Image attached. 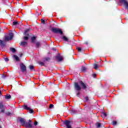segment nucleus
<instances>
[{
    "instance_id": "obj_30",
    "label": "nucleus",
    "mask_w": 128,
    "mask_h": 128,
    "mask_svg": "<svg viewBox=\"0 0 128 128\" xmlns=\"http://www.w3.org/2000/svg\"><path fill=\"white\" fill-rule=\"evenodd\" d=\"M4 108V105L2 103L0 102V108Z\"/></svg>"
},
{
    "instance_id": "obj_34",
    "label": "nucleus",
    "mask_w": 128,
    "mask_h": 128,
    "mask_svg": "<svg viewBox=\"0 0 128 128\" xmlns=\"http://www.w3.org/2000/svg\"><path fill=\"white\" fill-rule=\"evenodd\" d=\"M6 114H7V116H10L12 114L10 112H8L6 113Z\"/></svg>"
},
{
    "instance_id": "obj_12",
    "label": "nucleus",
    "mask_w": 128,
    "mask_h": 128,
    "mask_svg": "<svg viewBox=\"0 0 128 128\" xmlns=\"http://www.w3.org/2000/svg\"><path fill=\"white\" fill-rule=\"evenodd\" d=\"M56 58L58 60V62H62V60L64 59L62 56H60V54L56 56Z\"/></svg>"
},
{
    "instance_id": "obj_10",
    "label": "nucleus",
    "mask_w": 128,
    "mask_h": 128,
    "mask_svg": "<svg viewBox=\"0 0 128 128\" xmlns=\"http://www.w3.org/2000/svg\"><path fill=\"white\" fill-rule=\"evenodd\" d=\"M20 122L22 126H24V124H26V119L24 118H20Z\"/></svg>"
},
{
    "instance_id": "obj_29",
    "label": "nucleus",
    "mask_w": 128,
    "mask_h": 128,
    "mask_svg": "<svg viewBox=\"0 0 128 128\" xmlns=\"http://www.w3.org/2000/svg\"><path fill=\"white\" fill-rule=\"evenodd\" d=\"M30 69V70H34V66H29Z\"/></svg>"
},
{
    "instance_id": "obj_39",
    "label": "nucleus",
    "mask_w": 128,
    "mask_h": 128,
    "mask_svg": "<svg viewBox=\"0 0 128 128\" xmlns=\"http://www.w3.org/2000/svg\"><path fill=\"white\" fill-rule=\"evenodd\" d=\"M92 76L93 78H95L96 76V74H93Z\"/></svg>"
},
{
    "instance_id": "obj_6",
    "label": "nucleus",
    "mask_w": 128,
    "mask_h": 128,
    "mask_svg": "<svg viewBox=\"0 0 128 128\" xmlns=\"http://www.w3.org/2000/svg\"><path fill=\"white\" fill-rule=\"evenodd\" d=\"M23 108L24 110H29L28 112L30 114H32L34 112V110L30 108V107H28L26 105H24Z\"/></svg>"
},
{
    "instance_id": "obj_7",
    "label": "nucleus",
    "mask_w": 128,
    "mask_h": 128,
    "mask_svg": "<svg viewBox=\"0 0 128 128\" xmlns=\"http://www.w3.org/2000/svg\"><path fill=\"white\" fill-rule=\"evenodd\" d=\"M64 124H65L67 128H72V126L70 124V121L66 120L64 122Z\"/></svg>"
},
{
    "instance_id": "obj_15",
    "label": "nucleus",
    "mask_w": 128,
    "mask_h": 128,
    "mask_svg": "<svg viewBox=\"0 0 128 128\" xmlns=\"http://www.w3.org/2000/svg\"><path fill=\"white\" fill-rule=\"evenodd\" d=\"M12 26H20V22L16 21H14L12 22Z\"/></svg>"
},
{
    "instance_id": "obj_44",
    "label": "nucleus",
    "mask_w": 128,
    "mask_h": 128,
    "mask_svg": "<svg viewBox=\"0 0 128 128\" xmlns=\"http://www.w3.org/2000/svg\"><path fill=\"white\" fill-rule=\"evenodd\" d=\"M2 94V92H0V94Z\"/></svg>"
},
{
    "instance_id": "obj_46",
    "label": "nucleus",
    "mask_w": 128,
    "mask_h": 128,
    "mask_svg": "<svg viewBox=\"0 0 128 128\" xmlns=\"http://www.w3.org/2000/svg\"><path fill=\"white\" fill-rule=\"evenodd\" d=\"M0 128H2V126H0Z\"/></svg>"
},
{
    "instance_id": "obj_9",
    "label": "nucleus",
    "mask_w": 128,
    "mask_h": 128,
    "mask_svg": "<svg viewBox=\"0 0 128 128\" xmlns=\"http://www.w3.org/2000/svg\"><path fill=\"white\" fill-rule=\"evenodd\" d=\"M74 88L76 90H82V88L80 86L78 83V82L74 83Z\"/></svg>"
},
{
    "instance_id": "obj_36",
    "label": "nucleus",
    "mask_w": 128,
    "mask_h": 128,
    "mask_svg": "<svg viewBox=\"0 0 128 128\" xmlns=\"http://www.w3.org/2000/svg\"><path fill=\"white\" fill-rule=\"evenodd\" d=\"M80 92H78L76 94L77 96H80Z\"/></svg>"
},
{
    "instance_id": "obj_19",
    "label": "nucleus",
    "mask_w": 128,
    "mask_h": 128,
    "mask_svg": "<svg viewBox=\"0 0 128 128\" xmlns=\"http://www.w3.org/2000/svg\"><path fill=\"white\" fill-rule=\"evenodd\" d=\"M41 44L40 42H36V48H40V46H41Z\"/></svg>"
},
{
    "instance_id": "obj_31",
    "label": "nucleus",
    "mask_w": 128,
    "mask_h": 128,
    "mask_svg": "<svg viewBox=\"0 0 128 128\" xmlns=\"http://www.w3.org/2000/svg\"><path fill=\"white\" fill-rule=\"evenodd\" d=\"M39 64H40V66H44V62H40Z\"/></svg>"
},
{
    "instance_id": "obj_40",
    "label": "nucleus",
    "mask_w": 128,
    "mask_h": 128,
    "mask_svg": "<svg viewBox=\"0 0 128 128\" xmlns=\"http://www.w3.org/2000/svg\"><path fill=\"white\" fill-rule=\"evenodd\" d=\"M45 60H50V58H47Z\"/></svg>"
},
{
    "instance_id": "obj_38",
    "label": "nucleus",
    "mask_w": 128,
    "mask_h": 128,
    "mask_svg": "<svg viewBox=\"0 0 128 128\" xmlns=\"http://www.w3.org/2000/svg\"><path fill=\"white\" fill-rule=\"evenodd\" d=\"M1 112H4V109H2L1 110Z\"/></svg>"
},
{
    "instance_id": "obj_23",
    "label": "nucleus",
    "mask_w": 128,
    "mask_h": 128,
    "mask_svg": "<svg viewBox=\"0 0 128 128\" xmlns=\"http://www.w3.org/2000/svg\"><path fill=\"white\" fill-rule=\"evenodd\" d=\"M31 40L32 42H34L36 40V38L34 36H33L31 38Z\"/></svg>"
},
{
    "instance_id": "obj_35",
    "label": "nucleus",
    "mask_w": 128,
    "mask_h": 128,
    "mask_svg": "<svg viewBox=\"0 0 128 128\" xmlns=\"http://www.w3.org/2000/svg\"><path fill=\"white\" fill-rule=\"evenodd\" d=\"M41 22H42V24H44L45 21H44V20L42 19V20H41Z\"/></svg>"
},
{
    "instance_id": "obj_21",
    "label": "nucleus",
    "mask_w": 128,
    "mask_h": 128,
    "mask_svg": "<svg viewBox=\"0 0 128 128\" xmlns=\"http://www.w3.org/2000/svg\"><path fill=\"white\" fill-rule=\"evenodd\" d=\"M102 118H106V114L104 112H102Z\"/></svg>"
},
{
    "instance_id": "obj_37",
    "label": "nucleus",
    "mask_w": 128,
    "mask_h": 128,
    "mask_svg": "<svg viewBox=\"0 0 128 128\" xmlns=\"http://www.w3.org/2000/svg\"><path fill=\"white\" fill-rule=\"evenodd\" d=\"M37 124H38V122H34V126H37Z\"/></svg>"
},
{
    "instance_id": "obj_45",
    "label": "nucleus",
    "mask_w": 128,
    "mask_h": 128,
    "mask_svg": "<svg viewBox=\"0 0 128 128\" xmlns=\"http://www.w3.org/2000/svg\"><path fill=\"white\" fill-rule=\"evenodd\" d=\"M86 44H88V42H86Z\"/></svg>"
},
{
    "instance_id": "obj_4",
    "label": "nucleus",
    "mask_w": 128,
    "mask_h": 128,
    "mask_svg": "<svg viewBox=\"0 0 128 128\" xmlns=\"http://www.w3.org/2000/svg\"><path fill=\"white\" fill-rule=\"evenodd\" d=\"M28 30H30V29H26L25 30V32H24V35L26 36H24L23 38H24V40H28V36H30V34H28Z\"/></svg>"
},
{
    "instance_id": "obj_26",
    "label": "nucleus",
    "mask_w": 128,
    "mask_h": 128,
    "mask_svg": "<svg viewBox=\"0 0 128 128\" xmlns=\"http://www.w3.org/2000/svg\"><path fill=\"white\" fill-rule=\"evenodd\" d=\"M116 124H117L116 121H113V122H112V124H113V126H116Z\"/></svg>"
},
{
    "instance_id": "obj_13",
    "label": "nucleus",
    "mask_w": 128,
    "mask_h": 128,
    "mask_svg": "<svg viewBox=\"0 0 128 128\" xmlns=\"http://www.w3.org/2000/svg\"><path fill=\"white\" fill-rule=\"evenodd\" d=\"M13 58H14V60H16V62H20V58H18V56L16 55H14L12 56Z\"/></svg>"
},
{
    "instance_id": "obj_17",
    "label": "nucleus",
    "mask_w": 128,
    "mask_h": 128,
    "mask_svg": "<svg viewBox=\"0 0 128 128\" xmlns=\"http://www.w3.org/2000/svg\"><path fill=\"white\" fill-rule=\"evenodd\" d=\"M62 38L64 40L65 42H68V38L66 36H63Z\"/></svg>"
},
{
    "instance_id": "obj_24",
    "label": "nucleus",
    "mask_w": 128,
    "mask_h": 128,
    "mask_svg": "<svg viewBox=\"0 0 128 128\" xmlns=\"http://www.w3.org/2000/svg\"><path fill=\"white\" fill-rule=\"evenodd\" d=\"M10 50L12 52H16V48H10Z\"/></svg>"
},
{
    "instance_id": "obj_22",
    "label": "nucleus",
    "mask_w": 128,
    "mask_h": 128,
    "mask_svg": "<svg viewBox=\"0 0 128 128\" xmlns=\"http://www.w3.org/2000/svg\"><path fill=\"white\" fill-rule=\"evenodd\" d=\"M94 68L95 70H98V66L97 64H94Z\"/></svg>"
},
{
    "instance_id": "obj_3",
    "label": "nucleus",
    "mask_w": 128,
    "mask_h": 128,
    "mask_svg": "<svg viewBox=\"0 0 128 128\" xmlns=\"http://www.w3.org/2000/svg\"><path fill=\"white\" fill-rule=\"evenodd\" d=\"M119 2L124 4L126 10H128V2L126 0H119Z\"/></svg>"
},
{
    "instance_id": "obj_18",
    "label": "nucleus",
    "mask_w": 128,
    "mask_h": 128,
    "mask_svg": "<svg viewBox=\"0 0 128 128\" xmlns=\"http://www.w3.org/2000/svg\"><path fill=\"white\" fill-rule=\"evenodd\" d=\"M28 42H21L20 44V46H26V44H27Z\"/></svg>"
},
{
    "instance_id": "obj_27",
    "label": "nucleus",
    "mask_w": 128,
    "mask_h": 128,
    "mask_svg": "<svg viewBox=\"0 0 128 128\" xmlns=\"http://www.w3.org/2000/svg\"><path fill=\"white\" fill-rule=\"evenodd\" d=\"M85 102H88V97L86 96L84 98Z\"/></svg>"
},
{
    "instance_id": "obj_28",
    "label": "nucleus",
    "mask_w": 128,
    "mask_h": 128,
    "mask_svg": "<svg viewBox=\"0 0 128 128\" xmlns=\"http://www.w3.org/2000/svg\"><path fill=\"white\" fill-rule=\"evenodd\" d=\"M4 60H5V62H8L9 60L8 58H4Z\"/></svg>"
},
{
    "instance_id": "obj_42",
    "label": "nucleus",
    "mask_w": 128,
    "mask_h": 128,
    "mask_svg": "<svg viewBox=\"0 0 128 128\" xmlns=\"http://www.w3.org/2000/svg\"><path fill=\"white\" fill-rule=\"evenodd\" d=\"M28 122H29V123H30V122H32V120H29Z\"/></svg>"
},
{
    "instance_id": "obj_41",
    "label": "nucleus",
    "mask_w": 128,
    "mask_h": 128,
    "mask_svg": "<svg viewBox=\"0 0 128 128\" xmlns=\"http://www.w3.org/2000/svg\"><path fill=\"white\" fill-rule=\"evenodd\" d=\"M52 50H56V48H52Z\"/></svg>"
},
{
    "instance_id": "obj_43",
    "label": "nucleus",
    "mask_w": 128,
    "mask_h": 128,
    "mask_svg": "<svg viewBox=\"0 0 128 128\" xmlns=\"http://www.w3.org/2000/svg\"><path fill=\"white\" fill-rule=\"evenodd\" d=\"M20 57L22 56V54H20Z\"/></svg>"
},
{
    "instance_id": "obj_1",
    "label": "nucleus",
    "mask_w": 128,
    "mask_h": 128,
    "mask_svg": "<svg viewBox=\"0 0 128 128\" xmlns=\"http://www.w3.org/2000/svg\"><path fill=\"white\" fill-rule=\"evenodd\" d=\"M51 32H54V34H62V31L60 28H52L50 29Z\"/></svg>"
},
{
    "instance_id": "obj_25",
    "label": "nucleus",
    "mask_w": 128,
    "mask_h": 128,
    "mask_svg": "<svg viewBox=\"0 0 128 128\" xmlns=\"http://www.w3.org/2000/svg\"><path fill=\"white\" fill-rule=\"evenodd\" d=\"M96 126L97 128H100V126H101L100 123H98V122L96 123Z\"/></svg>"
},
{
    "instance_id": "obj_14",
    "label": "nucleus",
    "mask_w": 128,
    "mask_h": 128,
    "mask_svg": "<svg viewBox=\"0 0 128 128\" xmlns=\"http://www.w3.org/2000/svg\"><path fill=\"white\" fill-rule=\"evenodd\" d=\"M0 46H6V43L2 40H0Z\"/></svg>"
},
{
    "instance_id": "obj_11",
    "label": "nucleus",
    "mask_w": 128,
    "mask_h": 128,
    "mask_svg": "<svg viewBox=\"0 0 128 128\" xmlns=\"http://www.w3.org/2000/svg\"><path fill=\"white\" fill-rule=\"evenodd\" d=\"M26 128H32V125L30 122H26L24 125Z\"/></svg>"
},
{
    "instance_id": "obj_16",
    "label": "nucleus",
    "mask_w": 128,
    "mask_h": 128,
    "mask_svg": "<svg viewBox=\"0 0 128 128\" xmlns=\"http://www.w3.org/2000/svg\"><path fill=\"white\" fill-rule=\"evenodd\" d=\"M12 98V96L10 95L6 94L5 96V98L6 100H10Z\"/></svg>"
},
{
    "instance_id": "obj_33",
    "label": "nucleus",
    "mask_w": 128,
    "mask_h": 128,
    "mask_svg": "<svg viewBox=\"0 0 128 128\" xmlns=\"http://www.w3.org/2000/svg\"><path fill=\"white\" fill-rule=\"evenodd\" d=\"M77 50H78V52H81L82 51V48H77Z\"/></svg>"
},
{
    "instance_id": "obj_2",
    "label": "nucleus",
    "mask_w": 128,
    "mask_h": 128,
    "mask_svg": "<svg viewBox=\"0 0 128 128\" xmlns=\"http://www.w3.org/2000/svg\"><path fill=\"white\" fill-rule=\"evenodd\" d=\"M14 38V34L10 33L8 36H6L5 38V42H8V40H12Z\"/></svg>"
},
{
    "instance_id": "obj_20",
    "label": "nucleus",
    "mask_w": 128,
    "mask_h": 128,
    "mask_svg": "<svg viewBox=\"0 0 128 128\" xmlns=\"http://www.w3.org/2000/svg\"><path fill=\"white\" fill-rule=\"evenodd\" d=\"M88 68L84 66H82V72H86Z\"/></svg>"
},
{
    "instance_id": "obj_5",
    "label": "nucleus",
    "mask_w": 128,
    "mask_h": 128,
    "mask_svg": "<svg viewBox=\"0 0 128 128\" xmlns=\"http://www.w3.org/2000/svg\"><path fill=\"white\" fill-rule=\"evenodd\" d=\"M20 70L22 72H26V66L22 63L20 64Z\"/></svg>"
},
{
    "instance_id": "obj_8",
    "label": "nucleus",
    "mask_w": 128,
    "mask_h": 128,
    "mask_svg": "<svg viewBox=\"0 0 128 128\" xmlns=\"http://www.w3.org/2000/svg\"><path fill=\"white\" fill-rule=\"evenodd\" d=\"M80 84L83 90H86V88H88V84H84V82H82V81H80Z\"/></svg>"
},
{
    "instance_id": "obj_32",
    "label": "nucleus",
    "mask_w": 128,
    "mask_h": 128,
    "mask_svg": "<svg viewBox=\"0 0 128 128\" xmlns=\"http://www.w3.org/2000/svg\"><path fill=\"white\" fill-rule=\"evenodd\" d=\"M54 108V104H51L50 106V108Z\"/></svg>"
}]
</instances>
